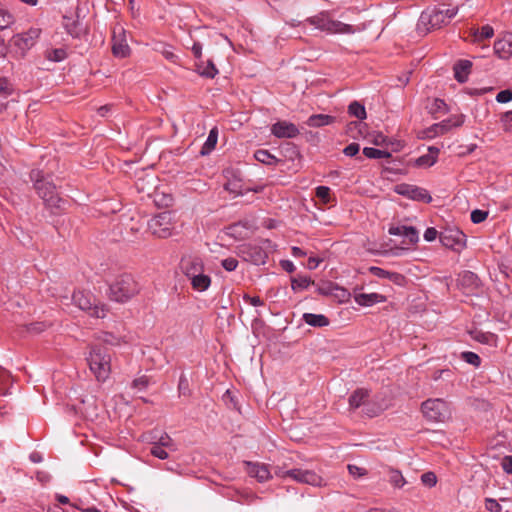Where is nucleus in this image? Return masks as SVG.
<instances>
[{
  "mask_svg": "<svg viewBox=\"0 0 512 512\" xmlns=\"http://www.w3.org/2000/svg\"><path fill=\"white\" fill-rule=\"evenodd\" d=\"M471 336L474 340L482 344H486L493 347L497 346L498 336L492 332L474 330L471 332Z\"/></svg>",
  "mask_w": 512,
  "mask_h": 512,
  "instance_id": "26",
  "label": "nucleus"
},
{
  "mask_svg": "<svg viewBox=\"0 0 512 512\" xmlns=\"http://www.w3.org/2000/svg\"><path fill=\"white\" fill-rule=\"evenodd\" d=\"M109 291L111 300L126 302L139 292V285L130 274H123L114 280Z\"/></svg>",
  "mask_w": 512,
  "mask_h": 512,
  "instance_id": "6",
  "label": "nucleus"
},
{
  "mask_svg": "<svg viewBox=\"0 0 512 512\" xmlns=\"http://www.w3.org/2000/svg\"><path fill=\"white\" fill-rule=\"evenodd\" d=\"M192 53L194 57L197 59V62L201 61L202 57V44L199 42H194L192 45Z\"/></svg>",
  "mask_w": 512,
  "mask_h": 512,
  "instance_id": "61",
  "label": "nucleus"
},
{
  "mask_svg": "<svg viewBox=\"0 0 512 512\" xmlns=\"http://www.w3.org/2000/svg\"><path fill=\"white\" fill-rule=\"evenodd\" d=\"M354 301L364 307H370L378 303H383L386 301V297L379 293H362L357 290L354 291L353 295Z\"/></svg>",
  "mask_w": 512,
  "mask_h": 512,
  "instance_id": "18",
  "label": "nucleus"
},
{
  "mask_svg": "<svg viewBox=\"0 0 512 512\" xmlns=\"http://www.w3.org/2000/svg\"><path fill=\"white\" fill-rule=\"evenodd\" d=\"M30 179L34 181L35 190L48 207L62 208L65 201L59 197L55 184L43 177L42 171L32 170Z\"/></svg>",
  "mask_w": 512,
  "mask_h": 512,
  "instance_id": "4",
  "label": "nucleus"
},
{
  "mask_svg": "<svg viewBox=\"0 0 512 512\" xmlns=\"http://www.w3.org/2000/svg\"><path fill=\"white\" fill-rule=\"evenodd\" d=\"M153 440L154 441L152 443L160 445V446L167 448L171 451H175V449H176L172 438L165 432L161 433V435L159 437L154 436Z\"/></svg>",
  "mask_w": 512,
  "mask_h": 512,
  "instance_id": "34",
  "label": "nucleus"
},
{
  "mask_svg": "<svg viewBox=\"0 0 512 512\" xmlns=\"http://www.w3.org/2000/svg\"><path fill=\"white\" fill-rule=\"evenodd\" d=\"M11 375L4 368L0 367V389L4 388L10 381Z\"/></svg>",
  "mask_w": 512,
  "mask_h": 512,
  "instance_id": "58",
  "label": "nucleus"
},
{
  "mask_svg": "<svg viewBox=\"0 0 512 512\" xmlns=\"http://www.w3.org/2000/svg\"><path fill=\"white\" fill-rule=\"evenodd\" d=\"M429 111L431 114H445L448 112V106L444 100L435 98L430 104Z\"/></svg>",
  "mask_w": 512,
  "mask_h": 512,
  "instance_id": "37",
  "label": "nucleus"
},
{
  "mask_svg": "<svg viewBox=\"0 0 512 512\" xmlns=\"http://www.w3.org/2000/svg\"><path fill=\"white\" fill-rule=\"evenodd\" d=\"M491 90H492V88H487V87H485V88H468L466 90V92L470 96H481V95L488 93Z\"/></svg>",
  "mask_w": 512,
  "mask_h": 512,
  "instance_id": "59",
  "label": "nucleus"
},
{
  "mask_svg": "<svg viewBox=\"0 0 512 512\" xmlns=\"http://www.w3.org/2000/svg\"><path fill=\"white\" fill-rule=\"evenodd\" d=\"M444 374H447V376H452V371L449 369H441L434 372L432 379L434 381H438L439 379L444 378Z\"/></svg>",
  "mask_w": 512,
  "mask_h": 512,
  "instance_id": "62",
  "label": "nucleus"
},
{
  "mask_svg": "<svg viewBox=\"0 0 512 512\" xmlns=\"http://www.w3.org/2000/svg\"><path fill=\"white\" fill-rule=\"evenodd\" d=\"M388 233L393 236L406 237L411 244H415L419 240L418 231L413 226H391Z\"/></svg>",
  "mask_w": 512,
  "mask_h": 512,
  "instance_id": "19",
  "label": "nucleus"
},
{
  "mask_svg": "<svg viewBox=\"0 0 512 512\" xmlns=\"http://www.w3.org/2000/svg\"><path fill=\"white\" fill-rule=\"evenodd\" d=\"M331 189L327 186H318L316 188V196L324 203L328 204L331 202Z\"/></svg>",
  "mask_w": 512,
  "mask_h": 512,
  "instance_id": "42",
  "label": "nucleus"
},
{
  "mask_svg": "<svg viewBox=\"0 0 512 512\" xmlns=\"http://www.w3.org/2000/svg\"><path fill=\"white\" fill-rule=\"evenodd\" d=\"M423 416L431 422H443L449 415V407L446 401L440 398L428 399L421 405Z\"/></svg>",
  "mask_w": 512,
  "mask_h": 512,
  "instance_id": "8",
  "label": "nucleus"
},
{
  "mask_svg": "<svg viewBox=\"0 0 512 512\" xmlns=\"http://www.w3.org/2000/svg\"><path fill=\"white\" fill-rule=\"evenodd\" d=\"M246 466L248 475L256 478L259 482H265L271 478V473L264 464L247 462Z\"/></svg>",
  "mask_w": 512,
  "mask_h": 512,
  "instance_id": "21",
  "label": "nucleus"
},
{
  "mask_svg": "<svg viewBox=\"0 0 512 512\" xmlns=\"http://www.w3.org/2000/svg\"><path fill=\"white\" fill-rule=\"evenodd\" d=\"M278 475L283 478L289 477L296 482L312 486H321L322 484V478L312 470L295 468L281 471Z\"/></svg>",
  "mask_w": 512,
  "mask_h": 512,
  "instance_id": "11",
  "label": "nucleus"
},
{
  "mask_svg": "<svg viewBox=\"0 0 512 512\" xmlns=\"http://www.w3.org/2000/svg\"><path fill=\"white\" fill-rule=\"evenodd\" d=\"M494 51L501 59H509L512 56V33L505 35L494 43Z\"/></svg>",
  "mask_w": 512,
  "mask_h": 512,
  "instance_id": "20",
  "label": "nucleus"
},
{
  "mask_svg": "<svg viewBox=\"0 0 512 512\" xmlns=\"http://www.w3.org/2000/svg\"><path fill=\"white\" fill-rule=\"evenodd\" d=\"M91 372L99 382L108 379L111 373V355L104 347L93 346L87 357Z\"/></svg>",
  "mask_w": 512,
  "mask_h": 512,
  "instance_id": "5",
  "label": "nucleus"
},
{
  "mask_svg": "<svg viewBox=\"0 0 512 512\" xmlns=\"http://www.w3.org/2000/svg\"><path fill=\"white\" fill-rule=\"evenodd\" d=\"M368 397V390L363 388L356 389L348 398L349 410L354 411L358 408L363 409Z\"/></svg>",
  "mask_w": 512,
  "mask_h": 512,
  "instance_id": "23",
  "label": "nucleus"
},
{
  "mask_svg": "<svg viewBox=\"0 0 512 512\" xmlns=\"http://www.w3.org/2000/svg\"><path fill=\"white\" fill-rule=\"evenodd\" d=\"M72 301L79 309L86 311L92 317L104 318L106 316V305L97 304L95 297L90 292L75 291Z\"/></svg>",
  "mask_w": 512,
  "mask_h": 512,
  "instance_id": "7",
  "label": "nucleus"
},
{
  "mask_svg": "<svg viewBox=\"0 0 512 512\" xmlns=\"http://www.w3.org/2000/svg\"><path fill=\"white\" fill-rule=\"evenodd\" d=\"M457 14V8H449L445 4L429 7L421 13L417 28L420 32L441 28Z\"/></svg>",
  "mask_w": 512,
  "mask_h": 512,
  "instance_id": "2",
  "label": "nucleus"
},
{
  "mask_svg": "<svg viewBox=\"0 0 512 512\" xmlns=\"http://www.w3.org/2000/svg\"><path fill=\"white\" fill-rule=\"evenodd\" d=\"M493 35H494V30L490 25H485V26L481 27L480 30H476L474 32V37H475V40H477V41L489 39V38L493 37Z\"/></svg>",
  "mask_w": 512,
  "mask_h": 512,
  "instance_id": "40",
  "label": "nucleus"
},
{
  "mask_svg": "<svg viewBox=\"0 0 512 512\" xmlns=\"http://www.w3.org/2000/svg\"><path fill=\"white\" fill-rule=\"evenodd\" d=\"M421 481L428 487H433L437 483V477L433 472H426L421 475Z\"/></svg>",
  "mask_w": 512,
  "mask_h": 512,
  "instance_id": "47",
  "label": "nucleus"
},
{
  "mask_svg": "<svg viewBox=\"0 0 512 512\" xmlns=\"http://www.w3.org/2000/svg\"><path fill=\"white\" fill-rule=\"evenodd\" d=\"M112 52L114 56L125 58L130 54V47L127 43L126 32L121 25L113 28Z\"/></svg>",
  "mask_w": 512,
  "mask_h": 512,
  "instance_id": "14",
  "label": "nucleus"
},
{
  "mask_svg": "<svg viewBox=\"0 0 512 512\" xmlns=\"http://www.w3.org/2000/svg\"><path fill=\"white\" fill-rule=\"evenodd\" d=\"M244 300L246 303L252 305V306H263L264 305V302L262 299H260V297L258 296H249V295H244Z\"/></svg>",
  "mask_w": 512,
  "mask_h": 512,
  "instance_id": "57",
  "label": "nucleus"
},
{
  "mask_svg": "<svg viewBox=\"0 0 512 512\" xmlns=\"http://www.w3.org/2000/svg\"><path fill=\"white\" fill-rule=\"evenodd\" d=\"M458 283L461 287L473 291L478 288L480 280L474 272L466 270L459 274Z\"/></svg>",
  "mask_w": 512,
  "mask_h": 512,
  "instance_id": "25",
  "label": "nucleus"
},
{
  "mask_svg": "<svg viewBox=\"0 0 512 512\" xmlns=\"http://www.w3.org/2000/svg\"><path fill=\"white\" fill-rule=\"evenodd\" d=\"M363 154L365 157L369 159H384L389 158L391 156L390 152L386 150H380L373 147H365L363 149Z\"/></svg>",
  "mask_w": 512,
  "mask_h": 512,
  "instance_id": "33",
  "label": "nucleus"
},
{
  "mask_svg": "<svg viewBox=\"0 0 512 512\" xmlns=\"http://www.w3.org/2000/svg\"><path fill=\"white\" fill-rule=\"evenodd\" d=\"M418 166H432L436 163V156L431 154H426L419 157L416 161Z\"/></svg>",
  "mask_w": 512,
  "mask_h": 512,
  "instance_id": "46",
  "label": "nucleus"
},
{
  "mask_svg": "<svg viewBox=\"0 0 512 512\" xmlns=\"http://www.w3.org/2000/svg\"><path fill=\"white\" fill-rule=\"evenodd\" d=\"M440 242L446 248L461 251L466 247V235L458 228H446L439 235Z\"/></svg>",
  "mask_w": 512,
  "mask_h": 512,
  "instance_id": "10",
  "label": "nucleus"
},
{
  "mask_svg": "<svg viewBox=\"0 0 512 512\" xmlns=\"http://www.w3.org/2000/svg\"><path fill=\"white\" fill-rule=\"evenodd\" d=\"M450 130V125H449V121L447 120H443L439 123H436V124H433L428 132L432 135V136H436V135H442L446 132H448Z\"/></svg>",
  "mask_w": 512,
  "mask_h": 512,
  "instance_id": "38",
  "label": "nucleus"
},
{
  "mask_svg": "<svg viewBox=\"0 0 512 512\" xmlns=\"http://www.w3.org/2000/svg\"><path fill=\"white\" fill-rule=\"evenodd\" d=\"M166 448L160 446V445H157V444H154L152 443V447L150 449V453L158 458V459H161V460H165L168 458V452L165 450Z\"/></svg>",
  "mask_w": 512,
  "mask_h": 512,
  "instance_id": "43",
  "label": "nucleus"
},
{
  "mask_svg": "<svg viewBox=\"0 0 512 512\" xmlns=\"http://www.w3.org/2000/svg\"><path fill=\"white\" fill-rule=\"evenodd\" d=\"M221 265L226 271L232 272V271L236 270V268L238 266V261H237V259H235L233 257H228L221 261Z\"/></svg>",
  "mask_w": 512,
  "mask_h": 512,
  "instance_id": "48",
  "label": "nucleus"
},
{
  "mask_svg": "<svg viewBox=\"0 0 512 512\" xmlns=\"http://www.w3.org/2000/svg\"><path fill=\"white\" fill-rule=\"evenodd\" d=\"M179 268L194 291L203 293L210 288L212 278L200 256L194 254L183 255L180 259Z\"/></svg>",
  "mask_w": 512,
  "mask_h": 512,
  "instance_id": "1",
  "label": "nucleus"
},
{
  "mask_svg": "<svg viewBox=\"0 0 512 512\" xmlns=\"http://www.w3.org/2000/svg\"><path fill=\"white\" fill-rule=\"evenodd\" d=\"M348 113L359 120H364L366 118L365 106L358 101H353L349 104Z\"/></svg>",
  "mask_w": 512,
  "mask_h": 512,
  "instance_id": "32",
  "label": "nucleus"
},
{
  "mask_svg": "<svg viewBox=\"0 0 512 512\" xmlns=\"http://www.w3.org/2000/svg\"><path fill=\"white\" fill-rule=\"evenodd\" d=\"M438 236V232L435 228L433 227H429L425 230L424 232V239L427 241V242H432L434 241Z\"/></svg>",
  "mask_w": 512,
  "mask_h": 512,
  "instance_id": "60",
  "label": "nucleus"
},
{
  "mask_svg": "<svg viewBox=\"0 0 512 512\" xmlns=\"http://www.w3.org/2000/svg\"><path fill=\"white\" fill-rule=\"evenodd\" d=\"M359 150L360 146L358 143H350L344 148L343 153L348 157H354L359 153Z\"/></svg>",
  "mask_w": 512,
  "mask_h": 512,
  "instance_id": "53",
  "label": "nucleus"
},
{
  "mask_svg": "<svg viewBox=\"0 0 512 512\" xmlns=\"http://www.w3.org/2000/svg\"><path fill=\"white\" fill-rule=\"evenodd\" d=\"M472 67L470 60L462 59L455 63L453 67L454 77L459 83H465Z\"/></svg>",
  "mask_w": 512,
  "mask_h": 512,
  "instance_id": "24",
  "label": "nucleus"
},
{
  "mask_svg": "<svg viewBox=\"0 0 512 512\" xmlns=\"http://www.w3.org/2000/svg\"><path fill=\"white\" fill-rule=\"evenodd\" d=\"M271 133L277 138H295L299 134V129L291 122L278 121L272 125Z\"/></svg>",
  "mask_w": 512,
  "mask_h": 512,
  "instance_id": "17",
  "label": "nucleus"
},
{
  "mask_svg": "<svg viewBox=\"0 0 512 512\" xmlns=\"http://www.w3.org/2000/svg\"><path fill=\"white\" fill-rule=\"evenodd\" d=\"M312 283L311 279L307 276H297L292 279L291 287L294 291H301L307 289Z\"/></svg>",
  "mask_w": 512,
  "mask_h": 512,
  "instance_id": "36",
  "label": "nucleus"
},
{
  "mask_svg": "<svg viewBox=\"0 0 512 512\" xmlns=\"http://www.w3.org/2000/svg\"><path fill=\"white\" fill-rule=\"evenodd\" d=\"M11 94L10 83L5 78H0V95L8 96Z\"/></svg>",
  "mask_w": 512,
  "mask_h": 512,
  "instance_id": "56",
  "label": "nucleus"
},
{
  "mask_svg": "<svg viewBox=\"0 0 512 512\" xmlns=\"http://www.w3.org/2000/svg\"><path fill=\"white\" fill-rule=\"evenodd\" d=\"M348 471L350 475H352L355 478L362 477L366 474V470L364 468L352 464L348 465Z\"/></svg>",
  "mask_w": 512,
  "mask_h": 512,
  "instance_id": "54",
  "label": "nucleus"
},
{
  "mask_svg": "<svg viewBox=\"0 0 512 512\" xmlns=\"http://www.w3.org/2000/svg\"><path fill=\"white\" fill-rule=\"evenodd\" d=\"M255 159L265 165H275L278 159L272 155L268 150L260 149L254 153Z\"/></svg>",
  "mask_w": 512,
  "mask_h": 512,
  "instance_id": "31",
  "label": "nucleus"
},
{
  "mask_svg": "<svg viewBox=\"0 0 512 512\" xmlns=\"http://www.w3.org/2000/svg\"><path fill=\"white\" fill-rule=\"evenodd\" d=\"M461 359L464 360L466 363L473 365L474 367H479L481 364V359L479 355L471 351L462 352Z\"/></svg>",
  "mask_w": 512,
  "mask_h": 512,
  "instance_id": "41",
  "label": "nucleus"
},
{
  "mask_svg": "<svg viewBox=\"0 0 512 512\" xmlns=\"http://www.w3.org/2000/svg\"><path fill=\"white\" fill-rule=\"evenodd\" d=\"M388 408L387 401L381 396H374L370 398V396L366 399L365 406L362 409V413L369 418H373L378 416L384 410Z\"/></svg>",
  "mask_w": 512,
  "mask_h": 512,
  "instance_id": "16",
  "label": "nucleus"
},
{
  "mask_svg": "<svg viewBox=\"0 0 512 512\" xmlns=\"http://www.w3.org/2000/svg\"><path fill=\"white\" fill-rule=\"evenodd\" d=\"M217 141H218V130L216 127H214L210 130L208 137L202 146L201 154L202 155L209 154L215 148Z\"/></svg>",
  "mask_w": 512,
  "mask_h": 512,
  "instance_id": "30",
  "label": "nucleus"
},
{
  "mask_svg": "<svg viewBox=\"0 0 512 512\" xmlns=\"http://www.w3.org/2000/svg\"><path fill=\"white\" fill-rule=\"evenodd\" d=\"M41 30L39 28H30L24 33L16 34L11 39V44L18 48L21 54L31 49L39 38Z\"/></svg>",
  "mask_w": 512,
  "mask_h": 512,
  "instance_id": "12",
  "label": "nucleus"
},
{
  "mask_svg": "<svg viewBox=\"0 0 512 512\" xmlns=\"http://www.w3.org/2000/svg\"><path fill=\"white\" fill-rule=\"evenodd\" d=\"M501 122L505 131L512 132V110L502 115Z\"/></svg>",
  "mask_w": 512,
  "mask_h": 512,
  "instance_id": "49",
  "label": "nucleus"
},
{
  "mask_svg": "<svg viewBox=\"0 0 512 512\" xmlns=\"http://www.w3.org/2000/svg\"><path fill=\"white\" fill-rule=\"evenodd\" d=\"M303 321L312 327H325L329 325V319L323 314L304 313Z\"/></svg>",
  "mask_w": 512,
  "mask_h": 512,
  "instance_id": "28",
  "label": "nucleus"
},
{
  "mask_svg": "<svg viewBox=\"0 0 512 512\" xmlns=\"http://www.w3.org/2000/svg\"><path fill=\"white\" fill-rule=\"evenodd\" d=\"M148 228L151 233L158 238L171 236L174 228L172 213L170 211H164L157 214L149 220Z\"/></svg>",
  "mask_w": 512,
  "mask_h": 512,
  "instance_id": "9",
  "label": "nucleus"
},
{
  "mask_svg": "<svg viewBox=\"0 0 512 512\" xmlns=\"http://www.w3.org/2000/svg\"><path fill=\"white\" fill-rule=\"evenodd\" d=\"M369 272L378 278L388 279L399 286L405 283V277L397 272L387 271L377 266H371Z\"/></svg>",
  "mask_w": 512,
  "mask_h": 512,
  "instance_id": "22",
  "label": "nucleus"
},
{
  "mask_svg": "<svg viewBox=\"0 0 512 512\" xmlns=\"http://www.w3.org/2000/svg\"><path fill=\"white\" fill-rule=\"evenodd\" d=\"M72 506L75 507L76 509L82 511V512H101V510H99L95 506L84 507V506H80L78 504H72Z\"/></svg>",
  "mask_w": 512,
  "mask_h": 512,
  "instance_id": "64",
  "label": "nucleus"
},
{
  "mask_svg": "<svg viewBox=\"0 0 512 512\" xmlns=\"http://www.w3.org/2000/svg\"><path fill=\"white\" fill-rule=\"evenodd\" d=\"M395 192L401 196L412 200L422 201L424 203H430L432 201V197L429 192L416 185L401 183L395 186Z\"/></svg>",
  "mask_w": 512,
  "mask_h": 512,
  "instance_id": "13",
  "label": "nucleus"
},
{
  "mask_svg": "<svg viewBox=\"0 0 512 512\" xmlns=\"http://www.w3.org/2000/svg\"><path fill=\"white\" fill-rule=\"evenodd\" d=\"M197 72L206 78L213 79L218 74V69L212 60H208L207 62L199 61L196 63Z\"/></svg>",
  "mask_w": 512,
  "mask_h": 512,
  "instance_id": "27",
  "label": "nucleus"
},
{
  "mask_svg": "<svg viewBox=\"0 0 512 512\" xmlns=\"http://www.w3.org/2000/svg\"><path fill=\"white\" fill-rule=\"evenodd\" d=\"M305 22L326 34H354L360 31L359 28H355L353 25L333 19L329 11H321L307 18Z\"/></svg>",
  "mask_w": 512,
  "mask_h": 512,
  "instance_id": "3",
  "label": "nucleus"
},
{
  "mask_svg": "<svg viewBox=\"0 0 512 512\" xmlns=\"http://www.w3.org/2000/svg\"><path fill=\"white\" fill-rule=\"evenodd\" d=\"M488 217V212L480 209H475L471 212V221L474 224H479L486 220Z\"/></svg>",
  "mask_w": 512,
  "mask_h": 512,
  "instance_id": "44",
  "label": "nucleus"
},
{
  "mask_svg": "<svg viewBox=\"0 0 512 512\" xmlns=\"http://www.w3.org/2000/svg\"><path fill=\"white\" fill-rule=\"evenodd\" d=\"M485 508L490 512H501L502 506L493 498L485 499Z\"/></svg>",
  "mask_w": 512,
  "mask_h": 512,
  "instance_id": "50",
  "label": "nucleus"
},
{
  "mask_svg": "<svg viewBox=\"0 0 512 512\" xmlns=\"http://www.w3.org/2000/svg\"><path fill=\"white\" fill-rule=\"evenodd\" d=\"M149 385V379L147 376H141L133 380L132 387L138 391L145 390Z\"/></svg>",
  "mask_w": 512,
  "mask_h": 512,
  "instance_id": "45",
  "label": "nucleus"
},
{
  "mask_svg": "<svg viewBox=\"0 0 512 512\" xmlns=\"http://www.w3.org/2000/svg\"><path fill=\"white\" fill-rule=\"evenodd\" d=\"M334 118L325 114L311 115L307 120V125L310 127H322L329 125L333 122Z\"/></svg>",
  "mask_w": 512,
  "mask_h": 512,
  "instance_id": "29",
  "label": "nucleus"
},
{
  "mask_svg": "<svg viewBox=\"0 0 512 512\" xmlns=\"http://www.w3.org/2000/svg\"><path fill=\"white\" fill-rule=\"evenodd\" d=\"M281 266L288 273H292L295 271V265L290 260L281 261Z\"/></svg>",
  "mask_w": 512,
  "mask_h": 512,
  "instance_id": "63",
  "label": "nucleus"
},
{
  "mask_svg": "<svg viewBox=\"0 0 512 512\" xmlns=\"http://www.w3.org/2000/svg\"><path fill=\"white\" fill-rule=\"evenodd\" d=\"M446 120L449 121L450 129L452 127H460L465 122V115L464 114L453 115L449 119H446Z\"/></svg>",
  "mask_w": 512,
  "mask_h": 512,
  "instance_id": "52",
  "label": "nucleus"
},
{
  "mask_svg": "<svg viewBox=\"0 0 512 512\" xmlns=\"http://www.w3.org/2000/svg\"><path fill=\"white\" fill-rule=\"evenodd\" d=\"M501 466L504 472L512 474V455L504 456L501 461Z\"/></svg>",
  "mask_w": 512,
  "mask_h": 512,
  "instance_id": "55",
  "label": "nucleus"
},
{
  "mask_svg": "<svg viewBox=\"0 0 512 512\" xmlns=\"http://www.w3.org/2000/svg\"><path fill=\"white\" fill-rule=\"evenodd\" d=\"M496 101L498 103H508V102L512 101V90L505 89V90L500 91L496 95Z\"/></svg>",
  "mask_w": 512,
  "mask_h": 512,
  "instance_id": "51",
  "label": "nucleus"
},
{
  "mask_svg": "<svg viewBox=\"0 0 512 512\" xmlns=\"http://www.w3.org/2000/svg\"><path fill=\"white\" fill-rule=\"evenodd\" d=\"M241 253L245 256V259L252 262L255 265H263L268 259L266 251L256 244L244 245L241 248Z\"/></svg>",
  "mask_w": 512,
  "mask_h": 512,
  "instance_id": "15",
  "label": "nucleus"
},
{
  "mask_svg": "<svg viewBox=\"0 0 512 512\" xmlns=\"http://www.w3.org/2000/svg\"><path fill=\"white\" fill-rule=\"evenodd\" d=\"M389 482L395 488H402L407 483L402 473L396 469L389 470Z\"/></svg>",
  "mask_w": 512,
  "mask_h": 512,
  "instance_id": "35",
  "label": "nucleus"
},
{
  "mask_svg": "<svg viewBox=\"0 0 512 512\" xmlns=\"http://www.w3.org/2000/svg\"><path fill=\"white\" fill-rule=\"evenodd\" d=\"M13 23V15L9 11L0 8V30L9 28Z\"/></svg>",
  "mask_w": 512,
  "mask_h": 512,
  "instance_id": "39",
  "label": "nucleus"
}]
</instances>
